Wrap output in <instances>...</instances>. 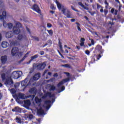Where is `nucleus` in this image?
<instances>
[{
  "instance_id": "obj_9",
  "label": "nucleus",
  "mask_w": 124,
  "mask_h": 124,
  "mask_svg": "<svg viewBox=\"0 0 124 124\" xmlns=\"http://www.w3.org/2000/svg\"><path fill=\"white\" fill-rule=\"evenodd\" d=\"M47 96H48L49 97H54L55 96L54 94H52L51 93V92H46L45 93L44 95L42 96V98L43 99H46L47 98Z\"/></svg>"
},
{
  "instance_id": "obj_7",
  "label": "nucleus",
  "mask_w": 124,
  "mask_h": 124,
  "mask_svg": "<svg viewBox=\"0 0 124 124\" xmlns=\"http://www.w3.org/2000/svg\"><path fill=\"white\" fill-rule=\"evenodd\" d=\"M22 75V71L14 72L13 73V77L14 79H19Z\"/></svg>"
},
{
  "instance_id": "obj_19",
  "label": "nucleus",
  "mask_w": 124,
  "mask_h": 124,
  "mask_svg": "<svg viewBox=\"0 0 124 124\" xmlns=\"http://www.w3.org/2000/svg\"><path fill=\"white\" fill-rule=\"evenodd\" d=\"M37 113L39 116H43L45 114L44 110L42 109V108H40L37 110Z\"/></svg>"
},
{
  "instance_id": "obj_42",
  "label": "nucleus",
  "mask_w": 124,
  "mask_h": 124,
  "mask_svg": "<svg viewBox=\"0 0 124 124\" xmlns=\"http://www.w3.org/2000/svg\"><path fill=\"white\" fill-rule=\"evenodd\" d=\"M64 74H65L67 77H69L70 76V73L68 72H64Z\"/></svg>"
},
{
  "instance_id": "obj_52",
  "label": "nucleus",
  "mask_w": 124,
  "mask_h": 124,
  "mask_svg": "<svg viewBox=\"0 0 124 124\" xmlns=\"http://www.w3.org/2000/svg\"><path fill=\"white\" fill-rule=\"evenodd\" d=\"M98 1L101 4H103V1L102 0H98Z\"/></svg>"
},
{
  "instance_id": "obj_53",
  "label": "nucleus",
  "mask_w": 124,
  "mask_h": 124,
  "mask_svg": "<svg viewBox=\"0 0 124 124\" xmlns=\"http://www.w3.org/2000/svg\"><path fill=\"white\" fill-rule=\"evenodd\" d=\"M26 30L27 31H28V32L31 34V30H30V29H29V28H28V27H26Z\"/></svg>"
},
{
  "instance_id": "obj_57",
  "label": "nucleus",
  "mask_w": 124,
  "mask_h": 124,
  "mask_svg": "<svg viewBox=\"0 0 124 124\" xmlns=\"http://www.w3.org/2000/svg\"><path fill=\"white\" fill-rule=\"evenodd\" d=\"M114 11H115V9L112 8V9H111L110 12H111V13L113 14V13H114Z\"/></svg>"
},
{
  "instance_id": "obj_38",
  "label": "nucleus",
  "mask_w": 124,
  "mask_h": 124,
  "mask_svg": "<svg viewBox=\"0 0 124 124\" xmlns=\"http://www.w3.org/2000/svg\"><path fill=\"white\" fill-rule=\"evenodd\" d=\"M27 118H29L30 120H31L33 118V115L32 114H29L27 116Z\"/></svg>"
},
{
  "instance_id": "obj_33",
  "label": "nucleus",
  "mask_w": 124,
  "mask_h": 124,
  "mask_svg": "<svg viewBox=\"0 0 124 124\" xmlns=\"http://www.w3.org/2000/svg\"><path fill=\"white\" fill-rule=\"evenodd\" d=\"M76 24L78 25L77 28H78V31H82V30H81V28H80V23H79V22H76Z\"/></svg>"
},
{
  "instance_id": "obj_1",
  "label": "nucleus",
  "mask_w": 124,
  "mask_h": 124,
  "mask_svg": "<svg viewBox=\"0 0 124 124\" xmlns=\"http://www.w3.org/2000/svg\"><path fill=\"white\" fill-rule=\"evenodd\" d=\"M56 4L57 5V8L59 10H62V12L63 15L66 16L67 18H73L72 14H71V12L69 9H66V8H64V6L62 5L58 1H56Z\"/></svg>"
},
{
  "instance_id": "obj_61",
  "label": "nucleus",
  "mask_w": 124,
  "mask_h": 124,
  "mask_svg": "<svg viewBox=\"0 0 124 124\" xmlns=\"http://www.w3.org/2000/svg\"><path fill=\"white\" fill-rule=\"evenodd\" d=\"M2 98V93H0V100Z\"/></svg>"
},
{
  "instance_id": "obj_58",
  "label": "nucleus",
  "mask_w": 124,
  "mask_h": 124,
  "mask_svg": "<svg viewBox=\"0 0 124 124\" xmlns=\"http://www.w3.org/2000/svg\"><path fill=\"white\" fill-rule=\"evenodd\" d=\"M53 76H54V77H58V73H55V74L53 75Z\"/></svg>"
},
{
  "instance_id": "obj_18",
  "label": "nucleus",
  "mask_w": 124,
  "mask_h": 124,
  "mask_svg": "<svg viewBox=\"0 0 124 124\" xmlns=\"http://www.w3.org/2000/svg\"><path fill=\"white\" fill-rule=\"evenodd\" d=\"M12 112H16V113H21L22 109L18 107H16L12 109Z\"/></svg>"
},
{
  "instance_id": "obj_62",
  "label": "nucleus",
  "mask_w": 124,
  "mask_h": 124,
  "mask_svg": "<svg viewBox=\"0 0 124 124\" xmlns=\"http://www.w3.org/2000/svg\"><path fill=\"white\" fill-rule=\"evenodd\" d=\"M71 22H72V23H73V22H75V19H74V18L71 19Z\"/></svg>"
},
{
  "instance_id": "obj_13",
  "label": "nucleus",
  "mask_w": 124,
  "mask_h": 124,
  "mask_svg": "<svg viewBox=\"0 0 124 124\" xmlns=\"http://www.w3.org/2000/svg\"><path fill=\"white\" fill-rule=\"evenodd\" d=\"M0 61L2 64H5L6 63V62H7V56H2L0 58Z\"/></svg>"
},
{
  "instance_id": "obj_48",
  "label": "nucleus",
  "mask_w": 124,
  "mask_h": 124,
  "mask_svg": "<svg viewBox=\"0 0 124 124\" xmlns=\"http://www.w3.org/2000/svg\"><path fill=\"white\" fill-rule=\"evenodd\" d=\"M48 71H49V70H46L44 71L43 76H44L45 75V74H46V73H47V72H48Z\"/></svg>"
},
{
  "instance_id": "obj_21",
  "label": "nucleus",
  "mask_w": 124,
  "mask_h": 124,
  "mask_svg": "<svg viewBox=\"0 0 124 124\" xmlns=\"http://www.w3.org/2000/svg\"><path fill=\"white\" fill-rule=\"evenodd\" d=\"M6 18V11H4L2 12V15H0V20H4Z\"/></svg>"
},
{
  "instance_id": "obj_2",
  "label": "nucleus",
  "mask_w": 124,
  "mask_h": 124,
  "mask_svg": "<svg viewBox=\"0 0 124 124\" xmlns=\"http://www.w3.org/2000/svg\"><path fill=\"white\" fill-rule=\"evenodd\" d=\"M1 78L2 81H4V84L6 86H13L14 85V82L12 80V78L9 76H7L5 73L1 74Z\"/></svg>"
},
{
  "instance_id": "obj_64",
  "label": "nucleus",
  "mask_w": 124,
  "mask_h": 124,
  "mask_svg": "<svg viewBox=\"0 0 124 124\" xmlns=\"http://www.w3.org/2000/svg\"><path fill=\"white\" fill-rule=\"evenodd\" d=\"M90 13L91 14V15H94V13H94V12H90Z\"/></svg>"
},
{
  "instance_id": "obj_28",
  "label": "nucleus",
  "mask_w": 124,
  "mask_h": 124,
  "mask_svg": "<svg viewBox=\"0 0 124 124\" xmlns=\"http://www.w3.org/2000/svg\"><path fill=\"white\" fill-rule=\"evenodd\" d=\"M78 4L80 5V6L82 7V8H84V9H87L88 8H87V7L84 5V4H83V3H82V2H78Z\"/></svg>"
},
{
  "instance_id": "obj_15",
  "label": "nucleus",
  "mask_w": 124,
  "mask_h": 124,
  "mask_svg": "<svg viewBox=\"0 0 124 124\" xmlns=\"http://www.w3.org/2000/svg\"><path fill=\"white\" fill-rule=\"evenodd\" d=\"M5 35L6 38H11L13 36L14 33L12 31H9L6 32Z\"/></svg>"
},
{
  "instance_id": "obj_40",
  "label": "nucleus",
  "mask_w": 124,
  "mask_h": 124,
  "mask_svg": "<svg viewBox=\"0 0 124 124\" xmlns=\"http://www.w3.org/2000/svg\"><path fill=\"white\" fill-rule=\"evenodd\" d=\"M29 54H30V52H27L23 57L22 60H25V59H26V58H27L28 57V55H29Z\"/></svg>"
},
{
  "instance_id": "obj_60",
  "label": "nucleus",
  "mask_w": 124,
  "mask_h": 124,
  "mask_svg": "<svg viewBox=\"0 0 124 124\" xmlns=\"http://www.w3.org/2000/svg\"><path fill=\"white\" fill-rule=\"evenodd\" d=\"M84 18L87 20V21H89V18L87 16H84Z\"/></svg>"
},
{
  "instance_id": "obj_23",
  "label": "nucleus",
  "mask_w": 124,
  "mask_h": 124,
  "mask_svg": "<svg viewBox=\"0 0 124 124\" xmlns=\"http://www.w3.org/2000/svg\"><path fill=\"white\" fill-rule=\"evenodd\" d=\"M23 38H27V36H26L25 35H23V34H19L17 36V39H18V40H22V39H23Z\"/></svg>"
},
{
  "instance_id": "obj_26",
  "label": "nucleus",
  "mask_w": 124,
  "mask_h": 124,
  "mask_svg": "<svg viewBox=\"0 0 124 124\" xmlns=\"http://www.w3.org/2000/svg\"><path fill=\"white\" fill-rule=\"evenodd\" d=\"M18 97L20 99H25V94L20 93L18 94Z\"/></svg>"
},
{
  "instance_id": "obj_35",
  "label": "nucleus",
  "mask_w": 124,
  "mask_h": 124,
  "mask_svg": "<svg viewBox=\"0 0 124 124\" xmlns=\"http://www.w3.org/2000/svg\"><path fill=\"white\" fill-rule=\"evenodd\" d=\"M96 49L98 51H100L102 49V46H97Z\"/></svg>"
},
{
  "instance_id": "obj_59",
  "label": "nucleus",
  "mask_w": 124,
  "mask_h": 124,
  "mask_svg": "<svg viewBox=\"0 0 124 124\" xmlns=\"http://www.w3.org/2000/svg\"><path fill=\"white\" fill-rule=\"evenodd\" d=\"M102 38L104 39V38H109V35H107V36L105 37L104 36H102Z\"/></svg>"
},
{
  "instance_id": "obj_41",
  "label": "nucleus",
  "mask_w": 124,
  "mask_h": 124,
  "mask_svg": "<svg viewBox=\"0 0 124 124\" xmlns=\"http://www.w3.org/2000/svg\"><path fill=\"white\" fill-rule=\"evenodd\" d=\"M33 39H34V40H35L36 41H39V38H38V37H33Z\"/></svg>"
},
{
  "instance_id": "obj_30",
  "label": "nucleus",
  "mask_w": 124,
  "mask_h": 124,
  "mask_svg": "<svg viewBox=\"0 0 124 124\" xmlns=\"http://www.w3.org/2000/svg\"><path fill=\"white\" fill-rule=\"evenodd\" d=\"M16 122L17 123V124H22V120H21V118L18 117H16Z\"/></svg>"
},
{
  "instance_id": "obj_12",
  "label": "nucleus",
  "mask_w": 124,
  "mask_h": 124,
  "mask_svg": "<svg viewBox=\"0 0 124 124\" xmlns=\"http://www.w3.org/2000/svg\"><path fill=\"white\" fill-rule=\"evenodd\" d=\"M29 93L31 94H36L37 93V89L35 87H32L29 89Z\"/></svg>"
},
{
  "instance_id": "obj_45",
  "label": "nucleus",
  "mask_w": 124,
  "mask_h": 124,
  "mask_svg": "<svg viewBox=\"0 0 124 124\" xmlns=\"http://www.w3.org/2000/svg\"><path fill=\"white\" fill-rule=\"evenodd\" d=\"M85 54H86V55H87L88 56L90 55V50H86L85 51Z\"/></svg>"
},
{
  "instance_id": "obj_46",
  "label": "nucleus",
  "mask_w": 124,
  "mask_h": 124,
  "mask_svg": "<svg viewBox=\"0 0 124 124\" xmlns=\"http://www.w3.org/2000/svg\"><path fill=\"white\" fill-rule=\"evenodd\" d=\"M92 62H95V59H94V57H93L92 58Z\"/></svg>"
},
{
  "instance_id": "obj_32",
  "label": "nucleus",
  "mask_w": 124,
  "mask_h": 124,
  "mask_svg": "<svg viewBox=\"0 0 124 124\" xmlns=\"http://www.w3.org/2000/svg\"><path fill=\"white\" fill-rule=\"evenodd\" d=\"M46 31H47V32L48 33L49 35H50V36H53V30H46Z\"/></svg>"
},
{
  "instance_id": "obj_22",
  "label": "nucleus",
  "mask_w": 124,
  "mask_h": 124,
  "mask_svg": "<svg viewBox=\"0 0 124 124\" xmlns=\"http://www.w3.org/2000/svg\"><path fill=\"white\" fill-rule=\"evenodd\" d=\"M1 45L2 48H7L9 46V44L7 42H2Z\"/></svg>"
},
{
  "instance_id": "obj_43",
  "label": "nucleus",
  "mask_w": 124,
  "mask_h": 124,
  "mask_svg": "<svg viewBox=\"0 0 124 124\" xmlns=\"http://www.w3.org/2000/svg\"><path fill=\"white\" fill-rule=\"evenodd\" d=\"M80 46L81 47H83V46H85V42H80Z\"/></svg>"
},
{
  "instance_id": "obj_11",
  "label": "nucleus",
  "mask_w": 124,
  "mask_h": 124,
  "mask_svg": "<svg viewBox=\"0 0 124 124\" xmlns=\"http://www.w3.org/2000/svg\"><path fill=\"white\" fill-rule=\"evenodd\" d=\"M32 9H33L34 11H36V12L41 15V10H40L39 7H38V5H37L36 4H35L32 6Z\"/></svg>"
},
{
  "instance_id": "obj_16",
  "label": "nucleus",
  "mask_w": 124,
  "mask_h": 124,
  "mask_svg": "<svg viewBox=\"0 0 124 124\" xmlns=\"http://www.w3.org/2000/svg\"><path fill=\"white\" fill-rule=\"evenodd\" d=\"M31 103L30 100H27L26 101H24V106L25 108H28L29 107H30V106H31Z\"/></svg>"
},
{
  "instance_id": "obj_34",
  "label": "nucleus",
  "mask_w": 124,
  "mask_h": 124,
  "mask_svg": "<svg viewBox=\"0 0 124 124\" xmlns=\"http://www.w3.org/2000/svg\"><path fill=\"white\" fill-rule=\"evenodd\" d=\"M13 45H14V46H17L19 44V42L18 41H14L12 42Z\"/></svg>"
},
{
  "instance_id": "obj_54",
  "label": "nucleus",
  "mask_w": 124,
  "mask_h": 124,
  "mask_svg": "<svg viewBox=\"0 0 124 124\" xmlns=\"http://www.w3.org/2000/svg\"><path fill=\"white\" fill-rule=\"evenodd\" d=\"M100 58H101V55L99 54V55L97 56V60H99V59H100Z\"/></svg>"
},
{
  "instance_id": "obj_31",
  "label": "nucleus",
  "mask_w": 124,
  "mask_h": 124,
  "mask_svg": "<svg viewBox=\"0 0 124 124\" xmlns=\"http://www.w3.org/2000/svg\"><path fill=\"white\" fill-rule=\"evenodd\" d=\"M56 90V87H55V86L54 85H50V89L49 90L51 91H55Z\"/></svg>"
},
{
  "instance_id": "obj_37",
  "label": "nucleus",
  "mask_w": 124,
  "mask_h": 124,
  "mask_svg": "<svg viewBox=\"0 0 124 124\" xmlns=\"http://www.w3.org/2000/svg\"><path fill=\"white\" fill-rule=\"evenodd\" d=\"M71 9L72 10H74V11H76V12H79V11H78V10L75 9V8H74V7L72 5L71 6Z\"/></svg>"
},
{
  "instance_id": "obj_3",
  "label": "nucleus",
  "mask_w": 124,
  "mask_h": 124,
  "mask_svg": "<svg viewBox=\"0 0 124 124\" xmlns=\"http://www.w3.org/2000/svg\"><path fill=\"white\" fill-rule=\"evenodd\" d=\"M104 2H105V4H106V6H105L106 9H105L104 10H103V8H104V7L101 6V5H99V4L97 3L96 6H97V9H99V8H101V9L100 10V12L101 13H103V12H104L105 16H106V15L108 14V10L107 9H108V7H109V3L107 2V0H105Z\"/></svg>"
},
{
  "instance_id": "obj_36",
  "label": "nucleus",
  "mask_w": 124,
  "mask_h": 124,
  "mask_svg": "<svg viewBox=\"0 0 124 124\" xmlns=\"http://www.w3.org/2000/svg\"><path fill=\"white\" fill-rule=\"evenodd\" d=\"M47 45H52L53 44V42H52V40H48L47 42Z\"/></svg>"
},
{
  "instance_id": "obj_56",
  "label": "nucleus",
  "mask_w": 124,
  "mask_h": 124,
  "mask_svg": "<svg viewBox=\"0 0 124 124\" xmlns=\"http://www.w3.org/2000/svg\"><path fill=\"white\" fill-rule=\"evenodd\" d=\"M103 53H104V49H101L100 51V54H103Z\"/></svg>"
},
{
  "instance_id": "obj_29",
  "label": "nucleus",
  "mask_w": 124,
  "mask_h": 124,
  "mask_svg": "<svg viewBox=\"0 0 124 124\" xmlns=\"http://www.w3.org/2000/svg\"><path fill=\"white\" fill-rule=\"evenodd\" d=\"M61 66L63 67H66V68H71V66L69 64L62 65Z\"/></svg>"
},
{
  "instance_id": "obj_10",
  "label": "nucleus",
  "mask_w": 124,
  "mask_h": 124,
  "mask_svg": "<svg viewBox=\"0 0 124 124\" xmlns=\"http://www.w3.org/2000/svg\"><path fill=\"white\" fill-rule=\"evenodd\" d=\"M69 81H70V78H67L63 79L61 81H60L57 84L58 88H60V87H61V86H62V85H63L64 83H66V82H68Z\"/></svg>"
},
{
  "instance_id": "obj_25",
  "label": "nucleus",
  "mask_w": 124,
  "mask_h": 124,
  "mask_svg": "<svg viewBox=\"0 0 124 124\" xmlns=\"http://www.w3.org/2000/svg\"><path fill=\"white\" fill-rule=\"evenodd\" d=\"M35 102L37 104L41 103L42 102V99L38 98L37 97H35Z\"/></svg>"
},
{
  "instance_id": "obj_14",
  "label": "nucleus",
  "mask_w": 124,
  "mask_h": 124,
  "mask_svg": "<svg viewBox=\"0 0 124 124\" xmlns=\"http://www.w3.org/2000/svg\"><path fill=\"white\" fill-rule=\"evenodd\" d=\"M44 103L46 105H47L46 107V110H49L50 108H51V103H52V101L50 100H46L45 101Z\"/></svg>"
},
{
  "instance_id": "obj_8",
  "label": "nucleus",
  "mask_w": 124,
  "mask_h": 124,
  "mask_svg": "<svg viewBox=\"0 0 124 124\" xmlns=\"http://www.w3.org/2000/svg\"><path fill=\"white\" fill-rule=\"evenodd\" d=\"M19 53V48L17 47H13L11 50V54L13 56H17Z\"/></svg>"
},
{
  "instance_id": "obj_39",
  "label": "nucleus",
  "mask_w": 124,
  "mask_h": 124,
  "mask_svg": "<svg viewBox=\"0 0 124 124\" xmlns=\"http://www.w3.org/2000/svg\"><path fill=\"white\" fill-rule=\"evenodd\" d=\"M11 93H16V90H15L14 88H12L11 89Z\"/></svg>"
},
{
  "instance_id": "obj_4",
  "label": "nucleus",
  "mask_w": 124,
  "mask_h": 124,
  "mask_svg": "<svg viewBox=\"0 0 124 124\" xmlns=\"http://www.w3.org/2000/svg\"><path fill=\"white\" fill-rule=\"evenodd\" d=\"M46 66V63L45 62L42 63H33V68L34 69H37V70H43Z\"/></svg>"
},
{
  "instance_id": "obj_55",
  "label": "nucleus",
  "mask_w": 124,
  "mask_h": 124,
  "mask_svg": "<svg viewBox=\"0 0 124 124\" xmlns=\"http://www.w3.org/2000/svg\"><path fill=\"white\" fill-rule=\"evenodd\" d=\"M49 13H51L52 15H54V14H55V11H49Z\"/></svg>"
},
{
  "instance_id": "obj_51",
  "label": "nucleus",
  "mask_w": 124,
  "mask_h": 124,
  "mask_svg": "<svg viewBox=\"0 0 124 124\" xmlns=\"http://www.w3.org/2000/svg\"><path fill=\"white\" fill-rule=\"evenodd\" d=\"M91 44L92 45H94V41L93 40V39H91Z\"/></svg>"
},
{
  "instance_id": "obj_47",
  "label": "nucleus",
  "mask_w": 124,
  "mask_h": 124,
  "mask_svg": "<svg viewBox=\"0 0 124 124\" xmlns=\"http://www.w3.org/2000/svg\"><path fill=\"white\" fill-rule=\"evenodd\" d=\"M61 92H63V91H64L65 90V87L64 86H62L61 88Z\"/></svg>"
},
{
  "instance_id": "obj_63",
  "label": "nucleus",
  "mask_w": 124,
  "mask_h": 124,
  "mask_svg": "<svg viewBox=\"0 0 124 124\" xmlns=\"http://www.w3.org/2000/svg\"><path fill=\"white\" fill-rule=\"evenodd\" d=\"M5 123L6 124H9V121L8 120H6Z\"/></svg>"
},
{
  "instance_id": "obj_17",
  "label": "nucleus",
  "mask_w": 124,
  "mask_h": 124,
  "mask_svg": "<svg viewBox=\"0 0 124 124\" xmlns=\"http://www.w3.org/2000/svg\"><path fill=\"white\" fill-rule=\"evenodd\" d=\"M3 26L4 27V28H6V27H8L9 30H11V29L13 28V24L11 23H10L7 24L6 23L3 22Z\"/></svg>"
},
{
  "instance_id": "obj_6",
  "label": "nucleus",
  "mask_w": 124,
  "mask_h": 124,
  "mask_svg": "<svg viewBox=\"0 0 124 124\" xmlns=\"http://www.w3.org/2000/svg\"><path fill=\"white\" fill-rule=\"evenodd\" d=\"M30 85H31V80L29 81V78H26L23 81H21V86L22 87H24V89H26L27 86H30Z\"/></svg>"
},
{
  "instance_id": "obj_49",
  "label": "nucleus",
  "mask_w": 124,
  "mask_h": 124,
  "mask_svg": "<svg viewBox=\"0 0 124 124\" xmlns=\"http://www.w3.org/2000/svg\"><path fill=\"white\" fill-rule=\"evenodd\" d=\"M86 40L84 38H80V42H84Z\"/></svg>"
},
{
  "instance_id": "obj_50",
  "label": "nucleus",
  "mask_w": 124,
  "mask_h": 124,
  "mask_svg": "<svg viewBox=\"0 0 124 124\" xmlns=\"http://www.w3.org/2000/svg\"><path fill=\"white\" fill-rule=\"evenodd\" d=\"M44 51H41L40 52V54L41 55V56H43V55H44Z\"/></svg>"
},
{
  "instance_id": "obj_5",
  "label": "nucleus",
  "mask_w": 124,
  "mask_h": 124,
  "mask_svg": "<svg viewBox=\"0 0 124 124\" xmlns=\"http://www.w3.org/2000/svg\"><path fill=\"white\" fill-rule=\"evenodd\" d=\"M22 27V24L17 22L16 24V26H14L13 28V31L15 34H19L21 31H20V28Z\"/></svg>"
},
{
  "instance_id": "obj_44",
  "label": "nucleus",
  "mask_w": 124,
  "mask_h": 124,
  "mask_svg": "<svg viewBox=\"0 0 124 124\" xmlns=\"http://www.w3.org/2000/svg\"><path fill=\"white\" fill-rule=\"evenodd\" d=\"M47 28H52V25L51 23H47Z\"/></svg>"
},
{
  "instance_id": "obj_24",
  "label": "nucleus",
  "mask_w": 124,
  "mask_h": 124,
  "mask_svg": "<svg viewBox=\"0 0 124 124\" xmlns=\"http://www.w3.org/2000/svg\"><path fill=\"white\" fill-rule=\"evenodd\" d=\"M37 58H38V55H37V54H36V55H34L33 56H31V59L29 61V63H31V62H32V61H33V60H34L35 59H37Z\"/></svg>"
},
{
  "instance_id": "obj_27",
  "label": "nucleus",
  "mask_w": 124,
  "mask_h": 124,
  "mask_svg": "<svg viewBox=\"0 0 124 124\" xmlns=\"http://www.w3.org/2000/svg\"><path fill=\"white\" fill-rule=\"evenodd\" d=\"M58 40H59L58 44L60 47V49L61 51H62V43L61 42V39H59Z\"/></svg>"
},
{
  "instance_id": "obj_20",
  "label": "nucleus",
  "mask_w": 124,
  "mask_h": 124,
  "mask_svg": "<svg viewBox=\"0 0 124 124\" xmlns=\"http://www.w3.org/2000/svg\"><path fill=\"white\" fill-rule=\"evenodd\" d=\"M40 77H41V75L40 74V73H38L34 75L33 79L35 81H37V80H38V79H39Z\"/></svg>"
}]
</instances>
